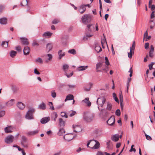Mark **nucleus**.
Listing matches in <instances>:
<instances>
[{
    "instance_id": "69168bd1",
    "label": "nucleus",
    "mask_w": 155,
    "mask_h": 155,
    "mask_svg": "<svg viewBox=\"0 0 155 155\" xmlns=\"http://www.w3.org/2000/svg\"><path fill=\"white\" fill-rule=\"evenodd\" d=\"M109 68L108 67V66L106 65L105 68H102V70L104 71L105 72H106L108 71Z\"/></svg>"
},
{
    "instance_id": "393cba45",
    "label": "nucleus",
    "mask_w": 155,
    "mask_h": 155,
    "mask_svg": "<svg viewBox=\"0 0 155 155\" xmlns=\"http://www.w3.org/2000/svg\"><path fill=\"white\" fill-rule=\"evenodd\" d=\"M89 97H86L82 101V102H83L85 104H86L87 105L88 107L90 106L91 104V103L89 101Z\"/></svg>"
},
{
    "instance_id": "ddd939ff",
    "label": "nucleus",
    "mask_w": 155,
    "mask_h": 155,
    "mask_svg": "<svg viewBox=\"0 0 155 155\" xmlns=\"http://www.w3.org/2000/svg\"><path fill=\"white\" fill-rule=\"evenodd\" d=\"M15 100L14 99H11L5 103V107H10L12 106L15 104Z\"/></svg>"
},
{
    "instance_id": "f704fd0d",
    "label": "nucleus",
    "mask_w": 155,
    "mask_h": 155,
    "mask_svg": "<svg viewBox=\"0 0 155 155\" xmlns=\"http://www.w3.org/2000/svg\"><path fill=\"white\" fill-rule=\"evenodd\" d=\"M17 54V52L15 51H11L9 53L10 56L12 58H14Z\"/></svg>"
},
{
    "instance_id": "8fccbe9b",
    "label": "nucleus",
    "mask_w": 155,
    "mask_h": 155,
    "mask_svg": "<svg viewBox=\"0 0 155 155\" xmlns=\"http://www.w3.org/2000/svg\"><path fill=\"white\" fill-rule=\"evenodd\" d=\"M51 96L53 98H55L56 96V94L54 91H51Z\"/></svg>"
},
{
    "instance_id": "39448f33",
    "label": "nucleus",
    "mask_w": 155,
    "mask_h": 155,
    "mask_svg": "<svg viewBox=\"0 0 155 155\" xmlns=\"http://www.w3.org/2000/svg\"><path fill=\"white\" fill-rule=\"evenodd\" d=\"M21 139V143L22 145L25 147H27L28 143L27 138L25 136H22Z\"/></svg>"
},
{
    "instance_id": "423d86ee",
    "label": "nucleus",
    "mask_w": 155,
    "mask_h": 155,
    "mask_svg": "<svg viewBox=\"0 0 155 155\" xmlns=\"http://www.w3.org/2000/svg\"><path fill=\"white\" fill-rule=\"evenodd\" d=\"M14 137L11 135L8 136L5 139V142L7 143H10L13 141Z\"/></svg>"
},
{
    "instance_id": "bb28decb",
    "label": "nucleus",
    "mask_w": 155,
    "mask_h": 155,
    "mask_svg": "<svg viewBox=\"0 0 155 155\" xmlns=\"http://www.w3.org/2000/svg\"><path fill=\"white\" fill-rule=\"evenodd\" d=\"M74 96L71 94H69L67 95L64 100V101L66 102L68 101H70L73 100Z\"/></svg>"
},
{
    "instance_id": "f257e3e1",
    "label": "nucleus",
    "mask_w": 155,
    "mask_h": 155,
    "mask_svg": "<svg viewBox=\"0 0 155 155\" xmlns=\"http://www.w3.org/2000/svg\"><path fill=\"white\" fill-rule=\"evenodd\" d=\"M35 110L34 108H31L26 112L25 118L28 120L34 119L33 114L35 112Z\"/></svg>"
},
{
    "instance_id": "f03ea898",
    "label": "nucleus",
    "mask_w": 155,
    "mask_h": 155,
    "mask_svg": "<svg viewBox=\"0 0 155 155\" xmlns=\"http://www.w3.org/2000/svg\"><path fill=\"white\" fill-rule=\"evenodd\" d=\"M92 17L89 14H85L81 18L82 22L85 24L90 22L91 19Z\"/></svg>"
},
{
    "instance_id": "6e6552de",
    "label": "nucleus",
    "mask_w": 155,
    "mask_h": 155,
    "mask_svg": "<svg viewBox=\"0 0 155 155\" xmlns=\"http://www.w3.org/2000/svg\"><path fill=\"white\" fill-rule=\"evenodd\" d=\"M115 120L114 116H111L107 121V124L110 126H112L114 124Z\"/></svg>"
},
{
    "instance_id": "774afa93",
    "label": "nucleus",
    "mask_w": 155,
    "mask_h": 155,
    "mask_svg": "<svg viewBox=\"0 0 155 155\" xmlns=\"http://www.w3.org/2000/svg\"><path fill=\"white\" fill-rule=\"evenodd\" d=\"M154 64V62H152L150 64H149V67L150 70H151L153 68V66Z\"/></svg>"
},
{
    "instance_id": "7c9ffc66",
    "label": "nucleus",
    "mask_w": 155,
    "mask_h": 155,
    "mask_svg": "<svg viewBox=\"0 0 155 155\" xmlns=\"http://www.w3.org/2000/svg\"><path fill=\"white\" fill-rule=\"evenodd\" d=\"M119 99L120 101V104L121 107H122V104H123V96L122 93V91H120L119 93Z\"/></svg>"
},
{
    "instance_id": "cd10ccee",
    "label": "nucleus",
    "mask_w": 155,
    "mask_h": 155,
    "mask_svg": "<svg viewBox=\"0 0 155 155\" xmlns=\"http://www.w3.org/2000/svg\"><path fill=\"white\" fill-rule=\"evenodd\" d=\"M20 39L21 40V41L23 45H28L29 43L27 38H21Z\"/></svg>"
},
{
    "instance_id": "e2e57ef3",
    "label": "nucleus",
    "mask_w": 155,
    "mask_h": 155,
    "mask_svg": "<svg viewBox=\"0 0 155 155\" xmlns=\"http://www.w3.org/2000/svg\"><path fill=\"white\" fill-rule=\"evenodd\" d=\"M145 136L146 137V139L147 140H152V138H151V137L149 135H148L145 134Z\"/></svg>"
},
{
    "instance_id": "13d9d810",
    "label": "nucleus",
    "mask_w": 155,
    "mask_h": 155,
    "mask_svg": "<svg viewBox=\"0 0 155 155\" xmlns=\"http://www.w3.org/2000/svg\"><path fill=\"white\" fill-rule=\"evenodd\" d=\"M15 49L18 52H20L21 50V47L19 46H16L15 48Z\"/></svg>"
},
{
    "instance_id": "9b49d317",
    "label": "nucleus",
    "mask_w": 155,
    "mask_h": 155,
    "mask_svg": "<svg viewBox=\"0 0 155 155\" xmlns=\"http://www.w3.org/2000/svg\"><path fill=\"white\" fill-rule=\"evenodd\" d=\"M87 27L86 31L89 32V33H91L93 30L94 28V26L91 24L87 25Z\"/></svg>"
},
{
    "instance_id": "3c124183",
    "label": "nucleus",
    "mask_w": 155,
    "mask_h": 155,
    "mask_svg": "<svg viewBox=\"0 0 155 155\" xmlns=\"http://www.w3.org/2000/svg\"><path fill=\"white\" fill-rule=\"evenodd\" d=\"M66 86H68L69 88L70 89H73L75 88L76 87V86L75 85L72 84V85H69L67 84L66 85Z\"/></svg>"
},
{
    "instance_id": "c9c22d12",
    "label": "nucleus",
    "mask_w": 155,
    "mask_h": 155,
    "mask_svg": "<svg viewBox=\"0 0 155 155\" xmlns=\"http://www.w3.org/2000/svg\"><path fill=\"white\" fill-rule=\"evenodd\" d=\"M69 65L68 64H64L62 66V68L63 71L64 72V73L65 72H67L69 68Z\"/></svg>"
},
{
    "instance_id": "4c0bfd02",
    "label": "nucleus",
    "mask_w": 155,
    "mask_h": 155,
    "mask_svg": "<svg viewBox=\"0 0 155 155\" xmlns=\"http://www.w3.org/2000/svg\"><path fill=\"white\" fill-rule=\"evenodd\" d=\"M65 132V131L64 129L62 128L60 129L58 133V135L59 136L62 135Z\"/></svg>"
},
{
    "instance_id": "f3484780",
    "label": "nucleus",
    "mask_w": 155,
    "mask_h": 155,
    "mask_svg": "<svg viewBox=\"0 0 155 155\" xmlns=\"http://www.w3.org/2000/svg\"><path fill=\"white\" fill-rule=\"evenodd\" d=\"M18 108L20 110H23L25 107V105L22 102H18L17 104Z\"/></svg>"
},
{
    "instance_id": "4be33fe9",
    "label": "nucleus",
    "mask_w": 155,
    "mask_h": 155,
    "mask_svg": "<svg viewBox=\"0 0 155 155\" xmlns=\"http://www.w3.org/2000/svg\"><path fill=\"white\" fill-rule=\"evenodd\" d=\"M10 87L14 93H16L19 89V88L18 87L13 84H11Z\"/></svg>"
},
{
    "instance_id": "0eeeda50",
    "label": "nucleus",
    "mask_w": 155,
    "mask_h": 155,
    "mask_svg": "<svg viewBox=\"0 0 155 155\" xmlns=\"http://www.w3.org/2000/svg\"><path fill=\"white\" fill-rule=\"evenodd\" d=\"M74 131L75 132H80L82 130L81 126L78 125H73V126Z\"/></svg>"
},
{
    "instance_id": "aec40b11",
    "label": "nucleus",
    "mask_w": 155,
    "mask_h": 155,
    "mask_svg": "<svg viewBox=\"0 0 155 155\" xmlns=\"http://www.w3.org/2000/svg\"><path fill=\"white\" fill-rule=\"evenodd\" d=\"M112 140L117 142V141L119 139V135L118 134H116L113 135L111 138Z\"/></svg>"
},
{
    "instance_id": "72a5a7b5",
    "label": "nucleus",
    "mask_w": 155,
    "mask_h": 155,
    "mask_svg": "<svg viewBox=\"0 0 155 155\" xmlns=\"http://www.w3.org/2000/svg\"><path fill=\"white\" fill-rule=\"evenodd\" d=\"M59 125L61 127H64L65 126V121H63L62 118H60L59 119Z\"/></svg>"
},
{
    "instance_id": "0e129e2a",
    "label": "nucleus",
    "mask_w": 155,
    "mask_h": 155,
    "mask_svg": "<svg viewBox=\"0 0 155 155\" xmlns=\"http://www.w3.org/2000/svg\"><path fill=\"white\" fill-rule=\"evenodd\" d=\"M153 51H150L149 53V55L150 57L151 58H153V57L154 55L153 54Z\"/></svg>"
},
{
    "instance_id": "58836bf2",
    "label": "nucleus",
    "mask_w": 155,
    "mask_h": 155,
    "mask_svg": "<svg viewBox=\"0 0 155 155\" xmlns=\"http://www.w3.org/2000/svg\"><path fill=\"white\" fill-rule=\"evenodd\" d=\"M46 56H48V59L45 60V61L46 62H48L49 61H51L52 58V55L51 54H47Z\"/></svg>"
},
{
    "instance_id": "1a4fd4ad",
    "label": "nucleus",
    "mask_w": 155,
    "mask_h": 155,
    "mask_svg": "<svg viewBox=\"0 0 155 155\" xmlns=\"http://www.w3.org/2000/svg\"><path fill=\"white\" fill-rule=\"evenodd\" d=\"M14 127L12 126H8V127H5L4 129V130L6 133H11L13 132Z\"/></svg>"
},
{
    "instance_id": "2f4dec72",
    "label": "nucleus",
    "mask_w": 155,
    "mask_h": 155,
    "mask_svg": "<svg viewBox=\"0 0 155 155\" xmlns=\"http://www.w3.org/2000/svg\"><path fill=\"white\" fill-rule=\"evenodd\" d=\"M53 45L51 43H49L47 44L46 45L47 50H48V52L51 51Z\"/></svg>"
},
{
    "instance_id": "473e14b6",
    "label": "nucleus",
    "mask_w": 155,
    "mask_h": 155,
    "mask_svg": "<svg viewBox=\"0 0 155 155\" xmlns=\"http://www.w3.org/2000/svg\"><path fill=\"white\" fill-rule=\"evenodd\" d=\"M103 64H102V63H97L96 64V70H97V72L101 71L99 70L98 69L99 68H100L101 67H102V68H103Z\"/></svg>"
},
{
    "instance_id": "49530a36",
    "label": "nucleus",
    "mask_w": 155,
    "mask_h": 155,
    "mask_svg": "<svg viewBox=\"0 0 155 155\" xmlns=\"http://www.w3.org/2000/svg\"><path fill=\"white\" fill-rule=\"evenodd\" d=\"M68 52L69 53L73 54H76V52L75 50L74 49H71L69 50Z\"/></svg>"
},
{
    "instance_id": "c85d7f7f",
    "label": "nucleus",
    "mask_w": 155,
    "mask_h": 155,
    "mask_svg": "<svg viewBox=\"0 0 155 155\" xmlns=\"http://www.w3.org/2000/svg\"><path fill=\"white\" fill-rule=\"evenodd\" d=\"M38 108L40 109L44 110L46 108V104L45 103L42 102L38 105Z\"/></svg>"
},
{
    "instance_id": "864d4df0",
    "label": "nucleus",
    "mask_w": 155,
    "mask_h": 155,
    "mask_svg": "<svg viewBox=\"0 0 155 155\" xmlns=\"http://www.w3.org/2000/svg\"><path fill=\"white\" fill-rule=\"evenodd\" d=\"M153 22V20H151L149 22V23L150 25V28L151 29H152L153 27L155 25V22H153V25H152V23Z\"/></svg>"
},
{
    "instance_id": "ea45409f",
    "label": "nucleus",
    "mask_w": 155,
    "mask_h": 155,
    "mask_svg": "<svg viewBox=\"0 0 155 155\" xmlns=\"http://www.w3.org/2000/svg\"><path fill=\"white\" fill-rule=\"evenodd\" d=\"M35 62L36 63H39L42 64L43 63V61L42 59L40 58H38L35 60Z\"/></svg>"
},
{
    "instance_id": "09e8293b",
    "label": "nucleus",
    "mask_w": 155,
    "mask_h": 155,
    "mask_svg": "<svg viewBox=\"0 0 155 155\" xmlns=\"http://www.w3.org/2000/svg\"><path fill=\"white\" fill-rule=\"evenodd\" d=\"M61 115L62 117H64L66 118L68 117V116L67 115L66 113L64 112H61Z\"/></svg>"
},
{
    "instance_id": "dca6fc26",
    "label": "nucleus",
    "mask_w": 155,
    "mask_h": 155,
    "mask_svg": "<svg viewBox=\"0 0 155 155\" xmlns=\"http://www.w3.org/2000/svg\"><path fill=\"white\" fill-rule=\"evenodd\" d=\"M100 147V143L99 142L96 141L94 144V145L93 147H90V148L92 149L96 150L98 149Z\"/></svg>"
},
{
    "instance_id": "bf43d9fd",
    "label": "nucleus",
    "mask_w": 155,
    "mask_h": 155,
    "mask_svg": "<svg viewBox=\"0 0 155 155\" xmlns=\"http://www.w3.org/2000/svg\"><path fill=\"white\" fill-rule=\"evenodd\" d=\"M59 22V20L58 19H54L52 21L53 24H56Z\"/></svg>"
},
{
    "instance_id": "b1692460",
    "label": "nucleus",
    "mask_w": 155,
    "mask_h": 155,
    "mask_svg": "<svg viewBox=\"0 0 155 155\" xmlns=\"http://www.w3.org/2000/svg\"><path fill=\"white\" fill-rule=\"evenodd\" d=\"M58 54L59 56L58 59L60 60L65 55V53L62 52V50H60L58 52Z\"/></svg>"
},
{
    "instance_id": "052dcab7",
    "label": "nucleus",
    "mask_w": 155,
    "mask_h": 155,
    "mask_svg": "<svg viewBox=\"0 0 155 155\" xmlns=\"http://www.w3.org/2000/svg\"><path fill=\"white\" fill-rule=\"evenodd\" d=\"M135 42L134 41L133 42V43L132 44V46L131 47H130V49H131L132 50L134 51V50L135 49Z\"/></svg>"
},
{
    "instance_id": "6e6d98bb",
    "label": "nucleus",
    "mask_w": 155,
    "mask_h": 155,
    "mask_svg": "<svg viewBox=\"0 0 155 155\" xmlns=\"http://www.w3.org/2000/svg\"><path fill=\"white\" fill-rule=\"evenodd\" d=\"M115 114L118 116H119L120 114V111L119 109H117L115 112Z\"/></svg>"
},
{
    "instance_id": "4d7b16f0",
    "label": "nucleus",
    "mask_w": 155,
    "mask_h": 155,
    "mask_svg": "<svg viewBox=\"0 0 155 155\" xmlns=\"http://www.w3.org/2000/svg\"><path fill=\"white\" fill-rule=\"evenodd\" d=\"M90 140H91L90 145L91 146H93L97 141L96 140L94 139Z\"/></svg>"
},
{
    "instance_id": "338daca9",
    "label": "nucleus",
    "mask_w": 155,
    "mask_h": 155,
    "mask_svg": "<svg viewBox=\"0 0 155 155\" xmlns=\"http://www.w3.org/2000/svg\"><path fill=\"white\" fill-rule=\"evenodd\" d=\"M96 155H104V153L102 152L101 151H98L97 152Z\"/></svg>"
},
{
    "instance_id": "c03bdc74",
    "label": "nucleus",
    "mask_w": 155,
    "mask_h": 155,
    "mask_svg": "<svg viewBox=\"0 0 155 155\" xmlns=\"http://www.w3.org/2000/svg\"><path fill=\"white\" fill-rule=\"evenodd\" d=\"M8 42L5 41L2 42V45L3 46L4 48H6L8 46Z\"/></svg>"
},
{
    "instance_id": "412c9836",
    "label": "nucleus",
    "mask_w": 155,
    "mask_h": 155,
    "mask_svg": "<svg viewBox=\"0 0 155 155\" xmlns=\"http://www.w3.org/2000/svg\"><path fill=\"white\" fill-rule=\"evenodd\" d=\"M88 68V66H81L78 67L77 70L78 71H83L87 69Z\"/></svg>"
},
{
    "instance_id": "2eb2a0df",
    "label": "nucleus",
    "mask_w": 155,
    "mask_h": 155,
    "mask_svg": "<svg viewBox=\"0 0 155 155\" xmlns=\"http://www.w3.org/2000/svg\"><path fill=\"white\" fill-rule=\"evenodd\" d=\"M89 32L86 31V32L85 35L83 38V40L84 41L87 40L88 38L91 37L93 36V34L92 33L89 34Z\"/></svg>"
},
{
    "instance_id": "5701e85b",
    "label": "nucleus",
    "mask_w": 155,
    "mask_h": 155,
    "mask_svg": "<svg viewBox=\"0 0 155 155\" xmlns=\"http://www.w3.org/2000/svg\"><path fill=\"white\" fill-rule=\"evenodd\" d=\"M0 23L2 25H6L7 24V19L5 17L0 18Z\"/></svg>"
},
{
    "instance_id": "de8ad7c7",
    "label": "nucleus",
    "mask_w": 155,
    "mask_h": 155,
    "mask_svg": "<svg viewBox=\"0 0 155 155\" xmlns=\"http://www.w3.org/2000/svg\"><path fill=\"white\" fill-rule=\"evenodd\" d=\"M5 8V6L4 5L0 4V13L2 12Z\"/></svg>"
},
{
    "instance_id": "6ab92c4d",
    "label": "nucleus",
    "mask_w": 155,
    "mask_h": 155,
    "mask_svg": "<svg viewBox=\"0 0 155 155\" xmlns=\"http://www.w3.org/2000/svg\"><path fill=\"white\" fill-rule=\"evenodd\" d=\"M58 116L57 113L56 112H53L51 114V120L54 121H56Z\"/></svg>"
},
{
    "instance_id": "e433bc0d",
    "label": "nucleus",
    "mask_w": 155,
    "mask_h": 155,
    "mask_svg": "<svg viewBox=\"0 0 155 155\" xmlns=\"http://www.w3.org/2000/svg\"><path fill=\"white\" fill-rule=\"evenodd\" d=\"M95 49L97 53H99L102 51V49L101 47L98 45H97L96 46Z\"/></svg>"
},
{
    "instance_id": "680f3d73",
    "label": "nucleus",
    "mask_w": 155,
    "mask_h": 155,
    "mask_svg": "<svg viewBox=\"0 0 155 155\" xmlns=\"http://www.w3.org/2000/svg\"><path fill=\"white\" fill-rule=\"evenodd\" d=\"M34 73L37 75H39L40 74V72L38 71L36 68H35L34 71Z\"/></svg>"
},
{
    "instance_id": "603ef678",
    "label": "nucleus",
    "mask_w": 155,
    "mask_h": 155,
    "mask_svg": "<svg viewBox=\"0 0 155 155\" xmlns=\"http://www.w3.org/2000/svg\"><path fill=\"white\" fill-rule=\"evenodd\" d=\"M64 74L66 75L68 78H69L71 77L73 74V72L69 74H68L67 72H65L64 73Z\"/></svg>"
},
{
    "instance_id": "79ce46f5",
    "label": "nucleus",
    "mask_w": 155,
    "mask_h": 155,
    "mask_svg": "<svg viewBox=\"0 0 155 155\" xmlns=\"http://www.w3.org/2000/svg\"><path fill=\"white\" fill-rule=\"evenodd\" d=\"M134 51L130 49V52H128V57L130 58H132V54H134Z\"/></svg>"
},
{
    "instance_id": "5fc2aeb1",
    "label": "nucleus",
    "mask_w": 155,
    "mask_h": 155,
    "mask_svg": "<svg viewBox=\"0 0 155 155\" xmlns=\"http://www.w3.org/2000/svg\"><path fill=\"white\" fill-rule=\"evenodd\" d=\"M5 114V110H2L0 111V118L3 117Z\"/></svg>"
},
{
    "instance_id": "9d476101",
    "label": "nucleus",
    "mask_w": 155,
    "mask_h": 155,
    "mask_svg": "<svg viewBox=\"0 0 155 155\" xmlns=\"http://www.w3.org/2000/svg\"><path fill=\"white\" fill-rule=\"evenodd\" d=\"M63 137L65 140L69 141L73 139L74 137L72 134H69L64 135Z\"/></svg>"
},
{
    "instance_id": "20e7f679",
    "label": "nucleus",
    "mask_w": 155,
    "mask_h": 155,
    "mask_svg": "<svg viewBox=\"0 0 155 155\" xmlns=\"http://www.w3.org/2000/svg\"><path fill=\"white\" fill-rule=\"evenodd\" d=\"M106 99L105 97H101L97 98V104L98 106L102 107Z\"/></svg>"
},
{
    "instance_id": "c756f323",
    "label": "nucleus",
    "mask_w": 155,
    "mask_h": 155,
    "mask_svg": "<svg viewBox=\"0 0 155 155\" xmlns=\"http://www.w3.org/2000/svg\"><path fill=\"white\" fill-rule=\"evenodd\" d=\"M38 132V130H36L33 131H29L27 133V134L28 135H33L37 134Z\"/></svg>"
},
{
    "instance_id": "a18cd8bd",
    "label": "nucleus",
    "mask_w": 155,
    "mask_h": 155,
    "mask_svg": "<svg viewBox=\"0 0 155 155\" xmlns=\"http://www.w3.org/2000/svg\"><path fill=\"white\" fill-rule=\"evenodd\" d=\"M111 108L112 104L111 103L109 102H107L106 109L108 110H110Z\"/></svg>"
},
{
    "instance_id": "a211bd4d",
    "label": "nucleus",
    "mask_w": 155,
    "mask_h": 155,
    "mask_svg": "<svg viewBox=\"0 0 155 155\" xmlns=\"http://www.w3.org/2000/svg\"><path fill=\"white\" fill-rule=\"evenodd\" d=\"M52 34L53 33L51 32L47 31L43 34V36L45 38H49L51 37Z\"/></svg>"
},
{
    "instance_id": "37998d69",
    "label": "nucleus",
    "mask_w": 155,
    "mask_h": 155,
    "mask_svg": "<svg viewBox=\"0 0 155 155\" xmlns=\"http://www.w3.org/2000/svg\"><path fill=\"white\" fill-rule=\"evenodd\" d=\"M48 104L50 107V109L51 110H54V108L51 102H49Z\"/></svg>"
},
{
    "instance_id": "4468645a",
    "label": "nucleus",
    "mask_w": 155,
    "mask_h": 155,
    "mask_svg": "<svg viewBox=\"0 0 155 155\" xmlns=\"http://www.w3.org/2000/svg\"><path fill=\"white\" fill-rule=\"evenodd\" d=\"M50 120V117H45L43 118H42L40 120V122L41 124H45L49 121Z\"/></svg>"
},
{
    "instance_id": "a19ab883",
    "label": "nucleus",
    "mask_w": 155,
    "mask_h": 155,
    "mask_svg": "<svg viewBox=\"0 0 155 155\" xmlns=\"http://www.w3.org/2000/svg\"><path fill=\"white\" fill-rule=\"evenodd\" d=\"M28 2L27 0H22L21 5L22 6H25L28 5Z\"/></svg>"
},
{
    "instance_id": "a878e982",
    "label": "nucleus",
    "mask_w": 155,
    "mask_h": 155,
    "mask_svg": "<svg viewBox=\"0 0 155 155\" xmlns=\"http://www.w3.org/2000/svg\"><path fill=\"white\" fill-rule=\"evenodd\" d=\"M30 50L29 48L27 46H26L24 48L23 50V53L24 55H27L29 53Z\"/></svg>"
},
{
    "instance_id": "7ed1b4c3",
    "label": "nucleus",
    "mask_w": 155,
    "mask_h": 155,
    "mask_svg": "<svg viewBox=\"0 0 155 155\" xmlns=\"http://www.w3.org/2000/svg\"><path fill=\"white\" fill-rule=\"evenodd\" d=\"M93 117L94 116L92 114H90L87 112L85 113L83 115L84 120L88 122L91 121L93 120Z\"/></svg>"
},
{
    "instance_id": "f8f14e48",
    "label": "nucleus",
    "mask_w": 155,
    "mask_h": 155,
    "mask_svg": "<svg viewBox=\"0 0 155 155\" xmlns=\"http://www.w3.org/2000/svg\"><path fill=\"white\" fill-rule=\"evenodd\" d=\"M86 8L84 4L81 5L78 8V10L81 13H83L86 11Z\"/></svg>"
}]
</instances>
